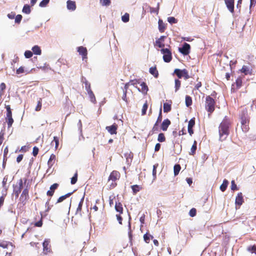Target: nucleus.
<instances>
[{
    "mask_svg": "<svg viewBox=\"0 0 256 256\" xmlns=\"http://www.w3.org/2000/svg\"><path fill=\"white\" fill-rule=\"evenodd\" d=\"M132 188L133 192L134 194H136L137 192H138L140 190L139 186L136 184L132 186Z\"/></svg>",
    "mask_w": 256,
    "mask_h": 256,
    "instance_id": "nucleus-61",
    "label": "nucleus"
},
{
    "mask_svg": "<svg viewBox=\"0 0 256 256\" xmlns=\"http://www.w3.org/2000/svg\"><path fill=\"white\" fill-rule=\"evenodd\" d=\"M58 184L57 183L54 184L50 187V190H48L46 192V194L48 196H52L54 192V191L58 186Z\"/></svg>",
    "mask_w": 256,
    "mask_h": 256,
    "instance_id": "nucleus-18",
    "label": "nucleus"
},
{
    "mask_svg": "<svg viewBox=\"0 0 256 256\" xmlns=\"http://www.w3.org/2000/svg\"><path fill=\"white\" fill-rule=\"evenodd\" d=\"M8 175H6L4 176L2 182V188L5 189L6 190H8V186L7 185V182L8 180Z\"/></svg>",
    "mask_w": 256,
    "mask_h": 256,
    "instance_id": "nucleus-30",
    "label": "nucleus"
},
{
    "mask_svg": "<svg viewBox=\"0 0 256 256\" xmlns=\"http://www.w3.org/2000/svg\"><path fill=\"white\" fill-rule=\"evenodd\" d=\"M172 107L171 104H169L167 102L164 104V112H168L171 110Z\"/></svg>",
    "mask_w": 256,
    "mask_h": 256,
    "instance_id": "nucleus-36",
    "label": "nucleus"
},
{
    "mask_svg": "<svg viewBox=\"0 0 256 256\" xmlns=\"http://www.w3.org/2000/svg\"><path fill=\"white\" fill-rule=\"evenodd\" d=\"M228 180H226V179H225V180H223V182H222V184L220 185V190H221L222 192H224V191L226 190V188H227V186H228Z\"/></svg>",
    "mask_w": 256,
    "mask_h": 256,
    "instance_id": "nucleus-32",
    "label": "nucleus"
},
{
    "mask_svg": "<svg viewBox=\"0 0 256 256\" xmlns=\"http://www.w3.org/2000/svg\"><path fill=\"white\" fill-rule=\"evenodd\" d=\"M148 108V104L147 101L144 104L142 110V115L144 116L146 114V112Z\"/></svg>",
    "mask_w": 256,
    "mask_h": 256,
    "instance_id": "nucleus-47",
    "label": "nucleus"
},
{
    "mask_svg": "<svg viewBox=\"0 0 256 256\" xmlns=\"http://www.w3.org/2000/svg\"><path fill=\"white\" fill-rule=\"evenodd\" d=\"M88 96H89L90 101L94 103L96 102V99L94 94L93 93L92 91V90L89 91L88 92Z\"/></svg>",
    "mask_w": 256,
    "mask_h": 256,
    "instance_id": "nucleus-40",
    "label": "nucleus"
},
{
    "mask_svg": "<svg viewBox=\"0 0 256 256\" xmlns=\"http://www.w3.org/2000/svg\"><path fill=\"white\" fill-rule=\"evenodd\" d=\"M158 124L155 123L152 130L149 132L148 136H152L158 130Z\"/></svg>",
    "mask_w": 256,
    "mask_h": 256,
    "instance_id": "nucleus-33",
    "label": "nucleus"
},
{
    "mask_svg": "<svg viewBox=\"0 0 256 256\" xmlns=\"http://www.w3.org/2000/svg\"><path fill=\"white\" fill-rule=\"evenodd\" d=\"M39 149L36 146H34L32 150V154L34 156H36L38 152Z\"/></svg>",
    "mask_w": 256,
    "mask_h": 256,
    "instance_id": "nucleus-64",
    "label": "nucleus"
},
{
    "mask_svg": "<svg viewBox=\"0 0 256 256\" xmlns=\"http://www.w3.org/2000/svg\"><path fill=\"white\" fill-rule=\"evenodd\" d=\"M84 87L87 92L92 90L90 84L86 78H84Z\"/></svg>",
    "mask_w": 256,
    "mask_h": 256,
    "instance_id": "nucleus-45",
    "label": "nucleus"
},
{
    "mask_svg": "<svg viewBox=\"0 0 256 256\" xmlns=\"http://www.w3.org/2000/svg\"><path fill=\"white\" fill-rule=\"evenodd\" d=\"M246 250L252 254L254 253L256 254V245L249 246Z\"/></svg>",
    "mask_w": 256,
    "mask_h": 256,
    "instance_id": "nucleus-41",
    "label": "nucleus"
},
{
    "mask_svg": "<svg viewBox=\"0 0 256 256\" xmlns=\"http://www.w3.org/2000/svg\"><path fill=\"white\" fill-rule=\"evenodd\" d=\"M153 238V236L150 234L148 232H146V234L144 236V242L148 244L150 240L151 239Z\"/></svg>",
    "mask_w": 256,
    "mask_h": 256,
    "instance_id": "nucleus-31",
    "label": "nucleus"
},
{
    "mask_svg": "<svg viewBox=\"0 0 256 256\" xmlns=\"http://www.w3.org/2000/svg\"><path fill=\"white\" fill-rule=\"evenodd\" d=\"M78 172H76L74 176L71 178L70 183L72 184H74L78 180Z\"/></svg>",
    "mask_w": 256,
    "mask_h": 256,
    "instance_id": "nucleus-50",
    "label": "nucleus"
},
{
    "mask_svg": "<svg viewBox=\"0 0 256 256\" xmlns=\"http://www.w3.org/2000/svg\"><path fill=\"white\" fill-rule=\"evenodd\" d=\"M26 72V70H25L24 68V66H20L16 70V74H23Z\"/></svg>",
    "mask_w": 256,
    "mask_h": 256,
    "instance_id": "nucleus-58",
    "label": "nucleus"
},
{
    "mask_svg": "<svg viewBox=\"0 0 256 256\" xmlns=\"http://www.w3.org/2000/svg\"><path fill=\"white\" fill-rule=\"evenodd\" d=\"M100 4L103 6H108L110 5V0H100Z\"/></svg>",
    "mask_w": 256,
    "mask_h": 256,
    "instance_id": "nucleus-52",
    "label": "nucleus"
},
{
    "mask_svg": "<svg viewBox=\"0 0 256 256\" xmlns=\"http://www.w3.org/2000/svg\"><path fill=\"white\" fill-rule=\"evenodd\" d=\"M174 73L179 78L184 77L185 80H187L190 78L188 72L186 69L180 70L176 68L174 70Z\"/></svg>",
    "mask_w": 256,
    "mask_h": 256,
    "instance_id": "nucleus-8",
    "label": "nucleus"
},
{
    "mask_svg": "<svg viewBox=\"0 0 256 256\" xmlns=\"http://www.w3.org/2000/svg\"><path fill=\"white\" fill-rule=\"evenodd\" d=\"M114 208L116 210L119 212L120 214H123L124 209L122 208V203L119 201L116 202Z\"/></svg>",
    "mask_w": 256,
    "mask_h": 256,
    "instance_id": "nucleus-22",
    "label": "nucleus"
},
{
    "mask_svg": "<svg viewBox=\"0 0 256 256\" xmlns=\"http://www.w3.org/2000/svg\"><path fill=\"white\" fill-rule=\"evenodd\" d=\"M32 50L34 54L36 55H40L42 53L40 48L38 46H34L32 48Z\"/></svg>",
    "mask_w": 256,
    "mask_h": 256,
    "instance_id": "nucleus-34",
    "label": "nucleus"
},
{
    "mask_svg": "<svg viewBox=\"0 0 256 256\" xmlns=\"http://www.w3.org/2000/svg\"><path fill=\"white\" fill-rule=\"evenodd\" d=\"M171 122L170 120L168 118L165 119L162 122L160 128L163 131H166L169 126Z\"/></svg>",
    "mask_w": 256,
    "mask_h": 256,
    "instance_id": "nucleus-21",
    "label": "nucleus"
},
{
    "mask_svg": "<svg viewBox=\"0 0 256 256\" xmlns=\"http://www.w3.org/2000/svg\"><path fill=\"white\" fill-rule=\"evenodd\" d=\"M54 148L55 150H57L58 146H59V138L58 136H54V140L51 142L52 145H54Z\"/></svg>",
    "mask_w": 256,
    "mask_h": 256,
    "instance_id": "nucleus-35",
    "label": "nucleus"
},
{
    "mask_svg": "<svg viewBox=\"0 0 256 256\" xmlns=\"http://www.w3.org/2000/svg\"><path fill=\"white\" fill-rule=\"evenodd\" d=\"M56 159V156L54 154H52L48 162V164L49 168H51L53 166L55 162Z\"/></svg>",
    "mask_w": 256,
    "mask_h": 256,
    "instance_id": "nucleus-26",
    "label": "nucleus"
},
{
    "mask_svg": "<svg viewBox=\"0 0 256 256\" xmlns=\"http://www.w3.org/2000/svg\"><path fill=\"white\" fill-rule=\"evenodd\" d=\"M50 0H42L39 4V6L42 8L46 6L49 3Z\"/></svg>",
    "mask_w": 256,
    "mask_h": 256,
    "instance_id": "nucleus-57",
    "label": "nucleus"
},
{
    "mask_svg": "<svg viewBox=\"0 0 256 256\" xmlns=\"http://www.w3.org/2000/svg\"><path fill=\"white\" fill-rule=\"evenodd\" d=\"M21 191L22 190L18 188L17 186L14 187L13 192L16 198L18 197Z\"/></svg>",
    "mask_w": 256,
    "mask_h": 256,
    "instance_id": "nucleus-43",
    "label": "nucleus"
},
{
    "mask_svg": "<svg viewBox=\"0 0 256 256\" xmlns=\"http://www.w3.org/2000/svg\"><path fill=\"white\" fill-rule=\"evenodd\" d=\"M190 46L188 43H184L182 48H179V52L184 56L188 55L190 52Z\"/></svg>",
    "mask_w": 256,
    "mask_h": 256,
    "instance_id": "nucleus-9",
    "label": "nucleus"
},
{
    "mask_svg": "<svg viewBox=\"0 0 256 256\" xmlns=\"http://www.w3.org/2000/svg\"><path fill=\"white\" fill-rule=\"evenodd\" d=\"M42 100L41 98H40L39 99V100H38L37 106L36 107V108H35L36 111L38 112L41 110L42 106Z\"/></svg>",
    "mask_w": 256,
    "mask_h": 256,
    "instance_id": "nucleus-51",
    "label": "nucleus"
},
{
    "mask_svg": "<svg viewBox=\"0 0 256 256\" xmlns=\"http://www.w3.org/2000/svg\"><path fill=\"white\" fill-rule=\"evenodd\" d=\"M100 204V200H97L96 201L95 204L91 207L90 209L91 210H94V212H97L98 210V206L97 204Z\"/></svg>",
    "mask_w": 256,
    "mask_h": 256,
    "instance_id": "nucleus-55",
    "label": "nucleus"
},
{
    "mask_svg": "<svg viewBox=\"0 0 256 256\" xmlns=\"http://www.w3.org/2000/svg\"><path fill=\"white\" fill-rule=\"evenodd\" d=\"M168 21L170 24H176L178 22L177 20L173 16L168 17Z\"/></svg>",
    "mask_w": 256,
    "mask_h": 256,
    "instance_id": "nucleus-56",
    "label": "nucleus"
},
{
    "mask_svg": "<svg viewBox=\"0 0 256 256\" xmlns=\"http://www.w3.org/2000/svg\"><path fill=\"white\" fill-rule=\"evenodd\" d=\"M118 128V124H116V123H114L110 126H106V129L110 134H117Z\"/></svg>",
    "mask_w": 256,
    "mask_h": 256,
    "instance_id": "nucleus-13",
    "label": "nucleus"
},
{
    "mask_svg": "<svg viewBox=\"0 0 256 256\" xmlns=\"http://www.w3.org/2000/svg\"><path fill=\"white\" fill-rule=\"evenodd\" d=\"M120 177V174L116 170H113L111 172L108 178V182H112L110 185V188H113L116 186L117 183L116 182V181L118 180Z\"/></svg>",
    "mask_w": 256,
    "mask_h": 256,
    "instance_id": "nucleus-3",
    "label": "nucleus"
},
{
    "mask_svg": "<svg viewBox=\"0 0 256 256\" xmlns=\"http://www.w3.org/2000/svg\"><path fill=\"white\" fill-rule=\"evenodd\" d=\"M197 149V142L194 140L193 144L190 148V151L189 152V154L194 156L196 154V150Z\"/></svg>",
    "mask_w": 256,
    "mask_h": 256,
    "instance_id": "nucleus-28",
    "label": "nucleus"
},
{
    "mask_svg": "<svg viewBox=\"0 0 256 256\" xmlns=\"http://www.w3.org/2000/svg\"><path fill=\"white\" fill-rule=\"evenodd\" d=\"M160 52L163 54V60L164 62H169L172 60V54L169 48H162Z\"/></svg>",
    "mask_w": 256,
    "mask_h": 256,
    "instance_id": "nucleus-6",
    "label": "nucleus"
},
{
    "mask_svg": "<svg viewBox=\"0 0 256 256\" xmlns=\"http://www.w3.org/2000/svg\"><path fill=\"white\" fill-rule=\"evenodd\" d=\"M215 101L213 98L210 96H208L206 98V105L205 108L206 110L212 114L215 109Z\"/></svg>",
    "mask_w": 256,
    "mask_h": 256,
    "instance_id": "nucleus-4",
    "label": "nucleus"
},
{
    "mask_svg": "<svg viewBox=\"0 0 256 256\" xmlns=\"http://www.w3.org/2000/svg\"><path fill=\"white\" fill-rule=\"evenodd\" d=\"M67 8L70 10H74L76 9V2L74 1L68 0L66 2Z\"/></svg>",
    "mask_w": 256,
    "mask_h": 256,
    "instance_id": "nucleus-24",
    "label": "nucleus"
},
{
    "mask_svg": "<svg viewBox=\"0 0 256 256\" xmlns=\"http://www.w3.org/2000/svg\"><path fill=\"white\" fill-rule=\"evenodd\" d=\"M149 72L150 74L153 75L154 78H158L159 74L156 66H154L150 68Z\"/></svg>",
    "mask_w": 256,
    "mask_h": 256,
    "instance_id": "nucleus-27",
    "label": "nucleus"
},
{
    "mask_svg": "<svg viewBox=\"0 0 256 256\" xmlns=\"http://www.w3.org/2000/svg\"><path fill=\"white\" fill-rule=\"evenodd\" d=\"M38 218H37V216H36L34 218V220H38L37 222H36L34 224V226L36 227H41L42 226L43 222H42V218L43 216L42 215V212L40 214V216H38Z\"/></svg>",
    "mask_w": 256,
    "mask_h": 256,
    "instance_id": "nucleus-19",
    "label": "nucleus"
},
{
    "mask_svg": "<svg viewBox=\"0 0 256 256\" xmlns=\"http://www.w3.org/2000/svg\"><path fill=\"white\" fill-rule=\"evenodd\" d=\"M244 202L242 194L238 192L236 198L235 204L236 205L240 206Z\"/></svg>",
    "mask_w": 256,
    "mask_h": 256,
    "instance_id": "nucleus-17",
    "label": "nucleus"
},
{
    "mask_svg": "<svg viewBox=\"0 0 256 256\" xmlns=\"http://www.w3.org/2000/svg\"><path fill=\"white\" fill-rule=\"evenodd\" d=\"M240 122L250 121V117L246 108H242L239 114Z\"/></svg>",
    "mask_w": 256,
    "mask_h": 256,
    "instance_id": "nucleus-7",
    "label": "nucleus"
},
{
    "mask_svg": "<svg viewBox=\"0 0 256 256\" xmlns=\"http://www.w3.org/2000/svg\"><path fill=\"white\" fill-rule=\"evenodd\" d=\"M252 69H250L248 66H243L242 69H241V72L242 73H244L246 75L248 74H252Z\"/></svg>",
    "mask_w": 256,
    "mask_h": 256,
    "instance_id": "nucleus-29",
    "label": "nucleus"
},
{
    "mask_svg": "<svg viewBox=\"0 0 256 256\" xmlns=\"http://www.w3.org/2000/svg\"><path fill=\"white\" fill-rule=\"evenodd\" d=\"M12 246V242L3 241L0 242V256H11L12 250H8V247Z\"/></svg>",
    "mask_w": 256,
    "mask_h": 256,
    "instance_id": "nucleus-2",
    "label": "nucleus"
},
{
    "mask_svg": "<svg viewBox=\"0 0 256 256\" xmlns=\"http://www.w3.org/2000/svg\"><path fill=\"white\" fill-rule=\"evenodd\" d=\"M196 210L195 208H192L189 212V214L190 216L194 217L196 215Z\"/></svg>",
    "mask_w": 256,
    "mask_h": 256,
    "instance_id": "nucleus-59",
    "label": "nucleus"
},
{
    "mask_svg": "<svg viewBox=\"0 0 256 256\" xmlns=\"http://www.w3.org/2000/svg\"><path fill=\"white\" fill-rule=\"evenodd\" d=\"M181 86V82L179 80H175V92H176L180 88Z\"/></svg>",
    "mask_w": 256,
    "mask_h": 256,
    "instance_id": "nucleus-49",
    "label": "nucleus"
},
{
    "mask_svg": "<svg viewBox=\"0 0 256 256\" xmlns=\"http://www.w3.org/2000/svg\"><path fill=\"white\" fill-rule=\"evenodd\" d=\"M166 38V36H161L159 38L156 40L155 43L154 44V46H157L159 48H164V40Z\"/></svg>",
    "mask_w": 256,
    "mask_h": 256,
    "instance_id": "nucleus-12",
    "label": "nucleus"
},
{
    "mask_svg": "<svg viewBox=\"0 0 256 256\" xmlns=\"http://www.w3.org/2000/svg\"><path fill=\"white\" fill-rule=\"evenodd\" d=\"M158 30L160 32H164L166 29V24L163 22L162 20L160 19L158 22Z\"/></svg>",
    "mask_w": 256,
    "mask_h": 256,
    "instance_id": "nucleus-25",
    "label": "nucleus"
},
{
    "mask_svg": "<svg viewBox=\"0 0 256 256\" xmlns=\"http://www.w3.org/2000/svg\"><path fill=\"white\" fill-rule=\"evenodd\" d=\"M28 198V190L27 188H24L20 195V199L22 202L26 201Z\"/></svg>",
    "mask_w": 256,
    "mask_h": 256,
    "instance_id": "nucleus-20",
    "label": "nucleus"
},
{
    "mask_svg": "<svg viewBox=\"0 0 256 256\" xmlns=\"http://www.w3.org/2000/svg\"><path fill=\"white\" fill-rule=\"evenodd\" d=\"M180 169H181V166L180 164H177L174 165V175L175 176H177L178 174Z\"/></svg>",
    "mask_w": 256,
    "mask_h": 256,
    "instance_id": "nucleus-42",
    "label": "nucleus"
},
{
    "mask_svg": "<svg viewBox=\"0 0 256 256\" xmlns=\"http://www.w3.org/2000/svg\"><path fill=\"white\" fill-rule=\"evenodd\" d=\"M84 202V196L80 199L75 212V215L80 217L82 216L84 212L82 211V206Z\"/></svg>",
    "mask_w": 256,
    "mask_h": 256,
    "instance_id": "nucleus-10",
    "label": "nucleus"
},
{
    "mask_svg": "<svg viewBox=\"0 0 256 256\" xmlns=\"http://www.w3.org/2000/svg\"><path fill=\"white\" fill-rule=\"evenodd\" d=\"M240 124H241V128H242V130L244 132H248L250 129V128H249L250 121L240 122Z\"/></svg>",
    "mask_w": 256,
    "mask_h": 256,
    "instance_id": "nucleus-23",
    "label": "nucleus"
},
{
    "mask_svg": "<svg viewBox=\"0 0 256 256\" xmlns=\"http://www.w3.org/2000/svg\"><path fill=\"white\" fill-rule=\"evenodd\" d=\"M22 12L26 14H29L31 12L30 6L28 4H25L22 8Z\"/></svg>",
    "mask_w": 256,
    "mask_h": 256,
    "instance_id": "nucleus-39",
    "label": "nucleus"
},
{
    "mask_svg": "<svg viewBox=\"0 0 256 256\" xmlns=\"http://www.w3.org/2000/svg\"><path fill=\"white\" fill-rule=\"evenodd\" d=\"M5 108H6V120L8 124V128L12 127L14 120L12 117V111L10 105H6Z\"/></svg>",
    "mask_w": 256,
    "mask_h": 256,
    "instance_id": "nucleus-5",
    "label": "nucleus"
},
{
    "mask_svg": "<svg viewBox=\"0 0 256 256\" xmlns=\"http://www.w3.org/2000/svg\"><path fill=\"white\" fill-rule=\"evenodd\" d=\"M195 125V118H192L188 122V130L189 134L192 136L194 134L192 128Z\"/></svg>",
    "mask_w": 256,
    "mask_h": 256,
    "instance_id": "nucleus-16",
    "label": "nucleus"
},
{
    "mask_svg": "<svg viewBox=\"0 0 256 256\" xmlns=\"http://www.w3.org/2000/svg\"><path fill=\"white\" fill-rule=\"evenodd\" d=\"M192 98L189 96H186V105L188 107L192 104Z\"/></svg>",
    "mask_w": 256,
    "mask_h": 256,
    "instance_id": "nucleus-44",
    "label": "nucleus"
},
{
    "mask_svg": "<svg viewBox=\"0 0 256 256\" xmlns=\"http://www.w3.org/2000/svg\"><path fill=\"white\" fill-rule=\"evenodd\" d=\"M22 16L21 14H18L15 18V22L20 24L22 20Z\"/></svg>",
    "mask_w": 256,
    "mask_h": 256,
    "instance_id": "nucleus-60",
    "label": "nucleus"
},
{
    "mask_svg": "<svg viewBox=\"0 0 256 256\" xmlns=\"http://www.w3.org/2000/svg\"><path fill=\"white\" fill-rule=\"evenodd\" d=\"M130 16L129 14L128 13H126L122 17V20L124 22H126L129 21Z\"/></svg>",
    "mask_w": 256,
    "mask_h": 256,
    "instance_id": "nucleus-54",
    "label": "nucleus"
},
{
    "mask_svg": "<svg viewBox=\"0 0 256 256\" xmlns=\"http://www.w3.org/2000/svg\"><path fill=\"white\" fill-rule=\"evenodd\" d=\"M231 190H238V188H237L236 184H235L234 180H232L231 182Z\"/></svg>",
    "mask_w": 256,
    "mask_h": 256,
    "instance_id": "nucleus-62",
    "label": "nucleus"
},
{
    "mask_svg": "<svg viewBox=\"0 0 256 256\" xmlns=\"http://www.w3.org/2000/svg\"><path fill=\"white\" fill-rule=\"evenodd\" d=\"M230 126V120L227 116H225L218 126L219 139L220 141L225 140L228 136Z\"/></svg>",
    "mask_w": 256,
    "mask_h": 256,
    "instance_id": "nucleus-1",
    "label": "nucleus"
},
{
    "mask_svg": "<svg viewBox=\"0 0 256 256\" xmlns=\"http://www.w3.org/2000/svg\"><path fill=\"white\" fill-rule=\"evenodd\" d=\"M77 51L82 56V60L87 58L88 50L86 47L80 46L77 48Z\"/></svg>",
    "mask_w": 256,
    "mask_h": 256,
    "instance_id": "nucleus-11",
    "label": "nucleus"
},
{
    "mask_svg": "<svg viewBox=\"0 0 256 256\" xmlns=\"http://www.w3.org/2000/svg\"><path fill=\"white\" fill-rule=\"evenodd\" d=\"M158 140L160 142H162L166 141V137L163 133L159 134L158 138Z\"/></svg>",
    "mask_w": 256,
    "mask_h": 256,
    "instance_id": "nucleus-48",
    "label": "nucleus"
},
{
    "mask_svg": "<svg viewBox=\"0 0 256 256\" xmlns=\"http://www.w3.org/2000/svg\"><path fill=\"white\" fill-rule=\"evenodd\" d=\"M140 86L142 87V92H146L148 90V86H146V84L144 82H142L141 84H140Z\"/></svg>",
    "mask_w": 256,
    "mask_h": 256,
    "instance_id": "nucleus-53",
    "label": "nucleus"
},
{
    "mask_svg": "<svg viewBox=\"0 0 256 256\" xmlns=\"http://www.w3.org/2000/svg\"><path fill=\"white\" fill-rule=\"evenodd\" d=\"M234 0H224L227 8L232 13L234 12Z\"/></svg>",
    "mask_w": 256,
    "mask_h": 256,
    "instance_id": "nucleus-15",
    "label": "nucleus"
},
{
    "mask_svg": "<svg viewBox=\"0 0 256 256\" xmlns=\"http://www.w3.org/2000/svg\"><path fill=\"white\" fill-rule=\"evenodd\" d=\"M72 194V192H69L64 196H60L58 200H57V202L58 203H59V202H62L63 200H64L65 199H66V198H68V197H69L71 194Z\"/></svg>",
    "mask_w": 256,
    "mask_h": 256,
    "instance_id": "nucleus-38",
    "label": "nucleus"
},
{
    "mask_svg": "<svg viewBox=\"0 0 256 256\" xmlns=\"http://www.w3.org/2000/svg\"><path fill=\"white\" fill-rule=\"evenodd\" d=\"M242 78H238L236 79V88L237 89L240 88L242 86Z\"/></svg>",
    "mask_w": 256,
    "mask_h": 256,
    "instance_id": "nucleus-46",
    "label": "nucleus"
},
{
    "mask_svg": "<svg viewBox=\"0 0 256 256\" xmlns=\"http://www.w3.org/2000/svg\"><path fill=\"white\" fill-rule=\"evenodd\" d=\"M24 56L26 58H30L32 56V52L30 50H26L24 52Z\"/></svg>",
    "mask_w": 256,
    "mask_h": 256,
    "instance_id": "nucleus-63",
    "label": "nucleus"
},
{
    "mask_svg": "<svg viewBox=\"0 0 256 256\" xmlns=\"http://www.w3.org/2000/svg\"><path fill=\"white\" fill-rule=\"evenodd\" d=\"M50 242L48 240H45L43 242V252L44 254H47L50 252V248L49 245Z\"/></svg>",
    "mask_w": 256,
    "mask_h": 256,
    "instance_id": "nucleus-14",
    "label": "nucleus"
},
{
    "mask_svg": "<svg viewBox=\"0 0 256 256\" xmlns=\"http://www.w3.org/2000/svg\"><path fill=\"white\" fill-rule=\"evenodd\" d=\"M158 166V164H156L153 166L152 168V178L153 180H154L156 178V168Z\"/></svg>",
    "mask_w": 256,
    "mask_h": 256,
    "instance_id": "nucleus-37",
    "label": "nucleus"
}]
</instances>
